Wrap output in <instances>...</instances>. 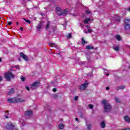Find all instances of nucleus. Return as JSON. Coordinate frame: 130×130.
<instances>
[{
  "label": "nucleus",
  "instance_id": "4468645a",
  "mask_svg": "<svg viewBox=\"0 0 130 130\" xmlns=\"http://www.w3.org/2000/svg\"><path fill=\"white\" fill-rule=\"evenodd\" d=\"M51 24V22L49 21H47V25L46 26L45 29L46 30H48L49 28H50V24Z\"/></svg>",
  "mask_w": 130,
  "mask_h": 130
},
{
  "label": "nucleus",
  "instance_id": "a19ab883",
  "mask_svg": "<svg viewBox=\"0 0 130 130\" xmlns=\"http://www.w3.org/2000/svg\"><path fill=\"white\" fill-rule=\"evenodd\" d=\"M78 98H79V96H76L75 97V101H77V100H78Z\"/></svg>",
  "mask_w": 130,
  "mask_h": 130
},
{
  "label": "nucleus",
  "instance_id": "79ce46f5",
  "mask_svg": "<svg viewBox=\"0 0 130 130\" xmlns=\"http://www.w3.org/2000/svg\"><path fill=\"white\" fill-rule=\"evenodd\" d=\"M75 120H76V121H77V122H80V121H79V118H76Z\"/></svg>",
  "mask_w": 130,
  "mask_h": 130
},
{
  "label": "nucleus",
  "instance_id": "49530a36",
  "mask_svg": "<svg viewBox=\"0 0 130 130\" xmlns=\"http://www.w3.org/2000/svg\"><path fill=\"white\" fill-rule=\"evenodd\" d=\"M53 92H56V88H53Z\"/></svg>",
  "mask_w": 130,
  "mask_h": 130
},
{
  "label": "nucleus",
  "instance_id": "9b49d317",
  "mask_svg": "<svg viewBox=\"0 0 130 130\" xmlns=\"http://www.w3.org/2000/svg\"><path fill=\"white\" fill-rule=\"evenodd\" d=\"M49 45L51 47H54V48H56V49H59V47L57 46V45H56V44L55 43H50Z\"/></svg>",
  "mask_w": 130,
  "mask_h": 130
},
{
  "label": "nucleus",
  "instance_id": "37998d69",
  "mask_svg": "<svg viewBox=\"0 0 130 130\" xmlns=\"http://www.w3.org/2000/svg\"><path fill=\"white\" fill-rule=\"evenodd\" d=\"M12 24H13V22H12V21L8 22V25H11Z\"/></svg>",
  "mask_w": 130,
  "mask_h": 130
},
{
  "label": "nucleus",
  "instance_id": "aec40b11",
  "mask_svg": "<svg viewBox=\"0 0 130 130\" xmlns=\"http://www.w3.org/2000/svg\"><path fill=\"white\" fill-rule=\"evenodd\" d=\"M124 119H125V121H127V122H130V118L127 116H126L124 117Z\"/></svg>",
  "mask_w": 130,
  "mask_h": 130
},
{
  "label": "nucleus",
  "instance_id": "393cba45",
  "mask_svg": "<svg viewBox=\"0 0 130 130\" xmlns=\"http://www.w3.org/2000/svg\"><path fill=\"white\" fill-rule=\"evenodd\" d=\"M19 122L21 123L22 126H24V125H25V122L22 119H19Z\"/></svg>",
  "mask_w": 130,
  "mask_h": 130
},
{
  "label": "nucleus",
  "instance_id": "412c9836",
  "mask_svg": "<svg viewBox=\"0 0 130 130\" xmlns=\"http://www.w3.org/2000/svg\"><path fill=\"white\" fill-rule=\"evenodd\" d=\"M113 49L115 50V51H118V50H119V47L118 46L113 47Z\"/></svg>",
  "mask_w": 130,
  "mask_h": 130
},
{
  "label": "nucleus",
  "instance_id": "2f4dec72",
  "mask_svg": "<svg viewBox=\"0 0 130 130\" xmlns=\"http://www.w3.org/2000/svg\"><path fill=\"white\" fill-rule=\"evenodd\" d=\"M88 106L89 107V108H90L91 109H93V105H91V104H90V105H88Z\"/></svg>",
  "mask_w": 130,
  "mask_h": 130
},
{
  "label": "nucleus",
  "instance_id": "5701e85b",
  "mask_svg": "<svg viewBox=\"0 0 130 130\" xmlns=\"http://www.w3.org/2000/svg\"><path fill=\"white\" fill-rule=\"evenodd\" d=\"M64 125H63V124L62 123H60L58 125V127L59 128H60V129H62V128H63L64 127Z\"/></svg>",
  "mask_w": 130,
  "mask_h": 130
},
{
  "label": "nucleus",
  "instance_id": "7ed1b4c3",
  "mask_svg": "<svg viewBox=\"0 0 130 130\" xmlns=\"http://www.w3.org/2000/svg\"><path fill=\"white\" fill-rule=\"evenodd\" d=\"M5 78L6 81L11 82L12 79H14V78H15V75H14L12 72H8L5 74Z\"/></svg>",
  "mask_w": 130,
  "mask_h": 130
},
{
  "label": "nucleus",
  "instance_id": "c9c22d12",
  "mask_svg": "<svg viewBox=\"0 0 130 130\" xmlns=\"http://www.w3.org/2000/svg\"><path fill=\"white\" fill-rule=\"evenodd\" d=\"M3 80H4V78L0 76V82H3Z\"/></svg>",
  "mask_w": 130,
  "mask_h": 130
},
{
  "label": "nucleus",
  "instance_id": "13d9d810",
  "mask_svg": "<svg viewBox=\"0 0 130 130\" xmlns=\"http://www.w3.org/2000/svg\"><path fill=\"white\" fill-rule=\"evenodd\" d=\"M28 2H31V0H27Z\"/></svg>",
  "mask_w": 130,
  "mask_h": 130
},
{
  "label": "nucleus",
  "instance_id": "f8f14e48",
  "mask_svg": "<svg viewBox=\"0 0 130 130\" xmlns=\"http://www.w3.org/2000/svg\"><path fill=\"white\" fill-rule=\"evenodd\" d=\"M32 111H27L25 112V115L26 116H31L32 115Z\"/></svg>",
  "mask_w": 130,
  "mask_h": 130
},
{
  "label": "nucleus",
  "instance_id": "6e6552de",
  "mask_svg": "<svg viewBox=\"0 0 130 130\" xmlns=\"http://www.w3.org/2000/svg\"><path fill=\"white\" fill-rule=\"evenodd\" d=\"M88 85H89V84H88V81L86 80L85 83H84V84H82L80 86V89L81 90H85L86 88H87V87H88Z\"/></svg>",
  "mask_w": 130,
  "mask_h": 130
},
{
  "label": "nucleus",
  "instance_id": "b1692460",
  "mask_svg": "<svg viewBox=\"0 0 130 130\" xmlns=\"http://www.w3.org/2000/svg\"><path fill=\"white\" fill-rule=\"evenodd\" d=\"M81 43L82 44H83V45L84 44H86V43H87V42L85 41V40L84 39V38H82L81 39Z\"/></svg>",
  "mask_w": 130,
  "mask_h": 130
},
{
  "label": "nucleus",
  "instance_id": "2eb2a0df",
  "mask_svg": "<svg viewBox=\"0 0 130 130\" xmlns=\"http://www.w3.org/2000/svg\"><path fill=\"white\" fill-rule=\"evenodd\" d=\"M125 88V86L124 85H121L120 86H118L116 90L117 91H118L119 90H123Z\"/></svg>",
  "mask_w": 130,
  "mask_h": 130
},
{
  "label": "nucleus",
  "instance_id": "39448f33",
  "mask_svg": "<svg viewBox=\"0 0 130 130\" xmlns=\"http://www.w3.org/2000/svg\"><path fill=\"white\" fill-rule=\"evenodd\" d=\"M68 10L67 9H65L63 11L60 10L59 11H56V13H57L58 16H66V15L68 14Z\"/></svg>",
  "mask_w": 130,
  "mask_h": 130
},
{
  "label": "nucleus",
  "instance_id": "a211bd4d",
  "mask_svg": "<svg viewBox=\"0 0 130 130\" xmlns=\"http://www.w3.org/2000/svg\"><path fill=\"white\" fill-rule=\"evenodd\" d=\"M86 49L88 50H90L91 49H94V47L91 45H87L86 46Z\"/></svg>",
  "mask_w": 130,
  "mask_h": 130
},
{
  "label": "nucleus",
  "instance_id": "c85d7f7f",
  "mask_svg": "<svg viewBox=\"0 0 130 130\" xmlns=\"http://www.w3.org/2000/svg\"><path fill=\"white\" fill-rule=\"evenodd\" d=\"M67 38H72V34H68L67 35Z\"/></svg>",
  "mask_w": 130,
  "mask_h": 130
},
{
  "label": "nucleus",
  "instance_id": "3c124183",
  "mask_svg": "<svg viewBox=\"0 0 130 130\" xmlns=\"http://www.w3.org/2000/svg\"><path fill=\"white\" fill-rule=\"evenodd\" d=\"M6 118H9V117L8 116H5Z\"/></svg>",
  "mask_w": 130,
  "mask_h": 130
},
{
  "label": "nucleus",
  "instance_id": "dca6fc26",
  "mask_svg": "<svg viewBox=\"0 0 130 130\" xmlns=\"http://www.w3.org/2000/svg\"><path fill=\"white\" fill-rule=\"evenodd\" d=\"M15 92V89L11 88L10 90L8 92V95H12V94H14Z\"/></svg>",
  "mask_w": 130,
  "mask_h": 130
},
{
  "label": "nucleus",
  "instance_id": "f3484780",
  "mask_svg": "<svg viewBox=\"0 0 130 130\" xmlns=\"http://www.w3.org/2000/svg\"><path fill=\"white\" fill-rule=\"evenodd\" d=\"M106 126V124H105V121H103L101 123V126L102 127V128H105V126Z\"/></svg>",
  "mask_w": 130,
  "mask_h": 130
},
{
  "label": "nucleus",
  "instance_id": "4c0bfd02",
  "mask_svg": "<svg viewBox=\"0 0 130 130\" xmlns=\"http://www.w3.org/2000/svg\"><path fill=\"white\" fill-rule=\"evenodd\" d=\"M80 117H81V118H84V117H85V116H84L83 114H81L80 115Z\"/></svg>",
  "mask_w": 130,
  "mask_h": 130
},
{
  "label": "nucleus",
  "instance_id": "603ef678",
  "mask_svg": "<svg viewBox=\"0 0 130 130\" xmlns=\"http://www.w3.org/2000/svg\"><path fill=\"white\" fill-rule=\"evenodd\" d=\"M16 25H19V22H16Z\"/></svg>",
  "mask_w": 130,
  "mask_h": 130
},
{
  "label": "nucleus",
  "instance_id": "58836bf2",
  "mask_svg": "<svg viewBox=\"0 0 130 130\" xmlns=\"http://www.w3.org/2000/svg\"><path fill=\"white\" fill-rule=\"evenodd\" d=\"M91 32H92V29H90V28L88 29V33H91Z\"/></svg>",
  "mask_w": 130,
  "mask_h": 130
},
{
  "label": "nucleus",
  "instance_id": "f03ea898",
  "mask_svg": "<svg viewBox=\"0 0 130 130\" xmlns=\"http://www.w3.org/2000/svg\"><path fill=\"white\" fill-rule=\"evenodd\" d=\"M7 101H8L9 103H20L22 102H25V100L21 98H14L8 99L7 100Z\"/></svg>",
  "mask_w": 130,
  "mask_h": 130
},
{
  "label": "nucleus",
  "instance_id": "c03bdc74",
  "mask_svg": "<svg viewBox=\"0 0 130 130\" xmlns=\"http://www.w3.org/2000/svg\"><path fill=\"white\" fill-rule=\"evenodd\" d=\"M86 28H87L88 29H90L91 27H90L89 25H86Z\"/></svg>",
  "mask_w": 130,
  "mask_h": 130
},
{
  "label": "nucleus",
  "instance_id": "a18cd8bd",
  "mask_svg": "<svg viewBox=\"0 0 130 130\" xmlns=\"http://www.w3.org/2000/svg\"><path fill=\"white\" fill-rule=\"evenodd\" d=\"M83 32H84V33H85L86 34H87V33H88V31H86V30H83Z\"/></svg>",
  "mask_w": 130,
  "mask_h": 130
},
{
  "label": "nucleus",
  "instance_id": "052dcab7",
  "mask_svg": "<svg viewBox=\"0 0 130 130\" xmlns=\"http://www.w3.org/2000/svg\"><path fill=\"white\" fill-rule=\"evenodd\" d=\"M129 12H130V7L129 8Z\"/></svg>",
  "mask_w": 130,
  "mask_h": 130
},
{
  "label": "nucleus",
  "instance_id": "1a4fd4ad",
  "mask_svg": "<svg viewBox=\"0 0 130 130\" xmlns=\"http://www.w3.org/2000/svg\"><path fill=\"white\" fill-rule=\"evenodd\" d=\"M20 56L24 59V60H26V61H28L29 60V59L28 58V56L27 55H25L23 52L20 53Z\"/></svg>",
  "mask_w": 130,
  "mask_h": 130
},
{
  "label": "nucleus",
  "instance_id": "de8ad7c7",
  "mask_svg": "<svg viewBox=\"0 0 130 130\" xmlns=\"http://www.w3.org/2000/svg\"><path fill=\"white\" fill-rule=\"evenodd\" d=\"M106 90H109V87H106Z\"/></svg>",
  "mask_w": 130,
  "mask_h": 130
},
{
  "label": "nucleus",
  "instance_id": "20e7f679",
  "mask_svg": "<svg viewBox=\"0 0 130 130\" xmlns=\"http://www.w3.org/2000/svg\"><path fill=\"white\" fill-rule=\"evenodd\" d=\"M6 127L7 130H18V128H16V125L11 122L8 123L6 126Z\"/></svg>",
  "mask_w": 130,
  "mask_h": 130
},
{
  "label": "nucleus",
  "instance_id": "5fc2aeb1",
  "mask_svg": "<svg viewBox=\"0 0 130 130\" xmlns=\"http://www.w3.org/2000/svg\"><path fill=\"white\" fill-rule=\"evenodd\" d=\"M106 76H109V74H107Z\"/></svg>",
  "mask_w": 130,
  "mask_h": 130
},
{
  "label": "nucleus",
  "instance_id": "ddd939ff",
  "mask_svg": "<svg viewBox=\"0 0 130 130\" xmlns=\"http://www.w3.org/2000/svg\"><path fill=\"white\" fill-rule=\"evenodd\" d=\"M91 21V19L90 18H86L84 20H83V23L84 24H89V22Z\"/></svg>",
  "mask_w": 130,
  "mask_h": 130
},
{
  "label": "nucleus",
  "instance_id": "ea45409f",
  "mask_svg": "<svg viewBox=\"0 0 130 130\" xmlns=\"http://www.w3.org/2000/svg\"><path fill=\"white\" fill-rule=\"evenodd\" d=\"M15 68H16V69H20V66H19V65H17V66H15Z\"/></svg>",
  "mask_w": 130,
  "mask_h": 130
},
{
  "label": "nucleus",
  "instance_id": "680f3d73",
  "mask_svg": "<svg viewBox=\"0 0 130 130\" xmlns=\"http://www.w3.org/2000/svg\"><path fill=\"white\" fill-rule=\"evenodd\" d=\"M129 69H130V66L129 67Z\"/></svg>",
  "mask_w": 130,
  "mask_h": 130
},
{
  "label": "nucleus",
  "instance_id": "bf43d9fd",
  "mask_svg": "<svg viewBox=\"0 0 130 130\" xmlns=\"http://www.w3.org/2000/svg\"><path fill=\"white\" fill-rule=\"evenodd\" d=\"M104 70H105V71H106V69H104Z\"/></svg>",
  "mask_w": 130,
  "mask_h": 130
},
{
  "label": "nucleus",
  "instance_id": "9d476101",
  "mask_svg": "<svg viewBox=\"0 0 130 130\" xmlns=\"http://www.w3.org/2000/svg\"><path fill=\"white\" fill-rule=\"evenodd\" d=\"M36 28L38 31H40V30H41V29L42 28V21H40L38 25L36 26Z\"/></svg>",
  "mask_w": 130,
  "mask_h": 130
},
{
  "label": "nucleus",
  "instance_id": "8fccbe9b",
  "mask_svg": "<svg viewBox=\"0 0 130 130\" xmlns=\"http://www.w3.org/2000/svg\"><path fill=\"white\" fill-rule=\"evenodd\" d=\"M18 59L19 61H21V58H18Z\"/></svg>",
  "mask_w": 130,
  "mask_h": 130
},
{
  "label": "nucleus",
  "instance_id": "f257e3e1",
  "mask_svg": "<svg viewBox=\"0 0 130 130\" xmlns=\"http://www.w3.org/2000/svg\"><path fill=\"white\" fill-rule=\"evenodd\" d=\"M102 104L104 105L105 112H110L111 111V105L109 103H107V101L103 100L102 102Z\"/></svg>",
  "mask_w": 130,
  "mask_h": 130
},
{
  "label": "nucleus",
  "instance_id": "864d4df0",
  "mask_svg": "<svg viewBox=\"0 0 130 130\" xmlns=\"http://www.w3.org/2000/svg\"><path fill=\"white\" fill-rule=\"evenodd\" d=\"M2 59H1V58H0V62H2Z\"/></svg>",
  "mask_w": 130,
  "mask_h": 130
},
{
  "label": "nucleus",
  "instance_id": "7c9ffc66",
  "mask_svg": "<svg viewBox=\"0 0 130 130\" xmlns=\"http://www.w3.org/2000/svg\"><path fill=\"white\" fill-rule=\"evenodd\" d=\"M59 11H61V9L59 7H56V12H58Z\"/></svg>",
  "mask_w": 130,
  "mask_h": 130
},
{
  "label": "nucleus",
  "instance_id": "cd10ccee",
  "mask_svg": "<svg viewBox=\"0 0 130 130\" xmlns=\"http://www.w3.org/2000/svg\"><path fill=\"white\" fill-rule=\"evenodd\" d=\"M116 102H117L118 103H119L120 102V100L117 98H115Z\"/></svg>",
  "mask_w": 130,
  "mask_h": 130
},
{
  "label": "nucleus",
  "instance_id": "c756f323",
  "mask_svg": "<svg viewBox=\"0 0 130 130\" xmlns=\"http://www.w3.org/2000/svg\"><path fill=\"white\" fill-rule=\"evenodd\" d=\"M21 80L22 82H25L26 78H25V77H23V76H21Z\"/></svg>",
  "mask_w": 130,
  "mask_h": 130
},
{
  "label": "nucleus",
  "instance_id": "473e14b6",
  "mask_svg": "<svg viewBox=\"0 0 130 130\" xmlns=\"http://www.w3.org/2000/svg\"><path fill=\"white\" fill-rule=\"evenodd\" d=\"M79 64H80V66H84V64H85V62H84V61L80 62L79 63Z\"/></svg>",
  "mask_w": 130,
  "mask_h": 130
},
{
  "label": "nucleus",
  "instance_id": "bb28decb",
  "mask_svg": "<svg viewBox=\"0 0 130 130\" xmlns=\"http://www.w3.org/2000/svg\"><path fill=\"white\" fill-rule=\"evenodd\" d=\"M23 20L26 22V23H28V24H31V21L28 19H26L25 18H23Z\"/></svg>",
  "mask_w": 130,
  "mask_h": 130
},
{
  "label": "nucleus",
  "instance_id": "6ab92c4d",
  "mask_svg": "<svg viewBox=\"0 0 130 130\" xmlns=\"http://www.w3.org/2000/svg\"><path fill=\"white\" fill-rule=\"evenodd\" d=\"M115 19L117 23H119V21H120V18L119 17L116 16L115 17Z\"/></svg>",
  "mask_w": 130,
  "mask_h": 130
},
{
  "label": "nucleus",
  "instance_id": "4be33fe9",
  "mask_svg": "<svg viewBox=\"0 0 130 130\" xmlns=\"http://www.w3.org/2000/svg\"><path fill=\"white\" fill-rule=\"evenodd\" d=\"M116 39L118 40V41H120L121 40V38H120V36L117 35L116 36Z\"/></svg>",
  "mask_w": 130,
  "mask_h": 130
},
{
  "label": "nucleus",
  "instance_id": "72a5a7b5",
  "mask_svg": "<svg viewBox=\"0 0 130 130\" xmlns=\"http://www.w3.org/2000/svg\"><path fill=\"white\" fill-rule=\"evenodd\" d=\"M85 12L86 13V14H90L91 11H90L89 10H85Z\"/></svg>",
  "mask_w": 130,
  "mask_h": 130
},
{
  "label": "nucleus",
  "instance_id": "f704fd0d",
  "mask_svg": "<svg viewBox=\"0 0 130 130\" xmlns=\"http://www.w3.org/2000/svg\"><path fill=\"white\" fill-rule=\"evenodd\" d=\"M61 52L60 51H58V52H57L55 53V54H57V55H60Z\"/></svg>",
  "mask_w": 130,
  "mask_h": 130
},
{
  "label": "nucleus",
  "instance_id": "423d86ee",
  "mask_svg": "<svg viewBox=\"0 0 130 130\" xmlns=\"http://www.w3.org/2000/svg\"><path fill=\"white\" fill-rule=\"evenodd\" d=\"M124 28L126 30H128L130 28V20L129 19H125L124 20Z\"/></svg>",
  "mask_w": 130,
  "mask_h": 130
},
{
  "label": "nucleus",
  "instance_id": "0eeeda50",
  "mask_svg": "<svg viewBox=\"0 0 130 130\" xmlns=\"http://www.w3.org/2000/svg\"><path fill=\"white\" fill-rule=\"evenodd\" d=\"M39 84H40L39 82H34L31 85L30 89H31V90H35V89H37V88H38V87H39Z\"/></svg>",
  "mask_w": 130,
  "mask_h": 130
},
{
  "label": "nucleus",
  "instance_id": "e433bc0d",
  "mask_svg": "<svg viewBox=\"0 0 130 130\" xmlns=\"http://www.w3.org/2000/svg\"><path fill=\"white\" fill-rule=\"evenodd\" d=\"M25 88L27 91H30V88H29V86H26Z\"/></svg>",
  "mask_w": 130,
  "mask_h": 130
},
{
  "label": "nucleus",
  "instance_id": "a878e982",
  "mask_svg": "<svg viewBox=\"0 0 130 130\" xmlns=\"http://www.w3.org/2000/svg\"><path fill=\"white\" fill-rule=\"evenodd\" d=\"M91 127H92V124H89L87 125V129L88 130H91Z\"/></svg>",
  "mask_w": 130,
  "mask_h": 130
},
{
  "label": "nucleus",
  "instance_id": "09e8293b",
  "mask_svg": "<svg viewBox=\"0 0 130 130\" xmlns=\"http://www.w3.org/2000/svg\"><path fill=\"white\" fill-rule=\"evenodd\" d=\"M20 30H21V31H23V27H20Z\"/></svg>",
  "mask_w": 130,
  "mask_h": 130
},
{
  "label": "nucleus",
  "instance_id": "6e6d98bb",
  "mask_svg": "<svg viewBox=\"0 0 130 130\" xmlns=\"http://www.w3.org/2000/svg\"><path fill=\"white\" fill-rule=\"evenodd\" d=\"M80 26H83V24H82V23L80 24Z\"/></svg>",
  "mask_w": 130,
  "mask_h": 130
},
{
  "label": "nucleus",
  "instance_id": "4d7b16f0",
  "mask_svg": "<svg viewBox=\"0 0 130 130\" xmlns=\"http://www.w3.org/2000/svg\"><path fill=\"white\" fill-rule=\"evenodd\" d=\"M87 60H90V58H87Z\"/></svg>",
  "mask_w": 130,
  "mask_h": 130
}]
</instances>
